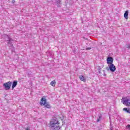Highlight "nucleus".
<instances>
[{"label":"nucleus","instance_id":"obj_19","mask_svg":"<svg viewBox=\"0 0 130 130\" xmlns=\"http://www.w3.org/2000/svg\"><path fill=\"white\" fill-rule=\"evenodd\" d=\"M126 112H127V113H130V110L129 109L127 110Z\"/></svg>","mask_w":130,"mask_h":130},{"label":"nucleus","instance_id":"obj_13","mask_svg":"<svg viewBox=\"0 0 130 130\" xmlns=\"http://www.w3.org/2000/svg\"><path fill=\"white\" fill-rule=\"evenodd\" d=\"M101 119H102V116L100 115V116H99V118H98V119H96V122H99L100 121V120H101Z\"/></svg>","mask_w":130,"mask_h":130},{"label":"nucleus","instance_id":"obj_17","mask_svg":"<svg viewBox=\"0 0 130 130\" xmlns=\"http://www.w3.org/2000/svg\"><path fill=\"white\" fill-rule=\"evenodd\" d=\"M123 110H124V111H125L126 112V111H127V108H123Z\"/></svg>","mask_w":130,"mask_h":130},{"label":"nucleus","instance_id":"obj_18","mask_svg":"<svg viewBox=\"0 0 130 130\" xmlns=\"http://www.w3.org/2000/svg\"><path fill=\"white\" fill-rule=\"evenodd\" d=\"M90 49H91V47L86 48V50H90Z\"/></svg>","mask_w":130,"mask_h":130},{"label":"nucleus","instance_id":"obj_8","mask_svg":"<svg viewBox=\"0 0 130 130\" xmlns=\"http://www.w3.org/2000/svg\"><path fill=\"white\" fill-rule=\"evenodd\" d=\"M17 85H18V81L14 80L12 83V90L14 89V88L17 86Z\"/></svg>","mask_w":130,"mask_h":130},{"label":"nucleus","instance_id":"obj_2","mask_svg":"<svg viewBox=\"0 0 130 130\" xmlns=\"http://www.w3.org/2000/svg\"><path fill=\"white\" fill-rule=\"evenodd\" d=\"M59 123L58 121L55 122H52V124H51V127H52L53 130H59L60 129V127L58 125Z\"/></svg>","mask_w":130,"mask_h":130},{"label":"nucleus","instance_id":"obj_20","mask_svg":"<svg viewBox=\"0 0 130 130\" xmlns=\"http://www.w3.org/2000/svg\"><path fill=\"white\" fill-rule=\"evenodd\" d=\"M12 4H14V3H16V1H15V0H12Z\"/></svg>","mask_w":130,"mask_h":130},{"label":"nucleus","instance_id":"obj_21","mask_svg":"<svg viewBox=\"0 0 130 130\" xmlns=\"http://www.w3.org/2000/svg\"><path fill=\"white\" fill-rule=\"evenodd\" d=\"M25 130H30V128H26Z\"/></svg>","mask_w":130,"mask_h":130},{"label":"nucleus","instance_id":"obj_5","mask_svg":"<svg viewBox=\"0 0 130 130\" xmlns=\"http://www.w3.org/2000/svg\"><path fill=\"white\" fill-rule=\"evenodd\" d=\"M122 102L124 105L130 107V97L126 98V99L122 98Z\"/></svg>","mask_w":130,"mask_h":130},{"label":"nucleus","instance_id":"obj_23","mask_svg":"<svg viewBox=\"0 0 130 130\" xmlns=\"http://www.w3.org/2000/svg\"><path fill=\"white\" fill-rule=\"evenodd\" d=\"M104 76H106V74H104Z\"/></svg>","mask_w":130,"mask_h":130},{"label":"nucleus","instance_id":"obj_16","mask_svg":"<svg viewBox=\"0 0 130 130\" xmlns=\"http://www.w3.org/2000/svg\"><path fill=\"white\" fill-rule=\"evenodd\" d=\"M126 128H127V129H130V125L129 124H128L127 126H126Z\"/></svg>","mask_w":130,"mask_h":130},{"label":"nucleus","instance_id":"obj_15","mask_svg":"<svg viewBox=\"0 0 130 130\" xmlns=\"http://www.w3.org/2000/svg\"><path fill=\"white\" fill-rule=\"evenodd\" d=\"M126 48H128V49H130V45L129 44L126 45Z\"/></svg>","mask_w":130,"mask_h":130},{"label":"nucleus","instance_id":"obj_10","mask_svg":"<svg viewBox=\"0 0 130 130\" xmlns=\"http://www.w3.org/2000/svg\"><path fill=\"white\" fill-rule=\"evenodd\" d=\"M124 17L125 19H128V11H126L124 14Z\"/></svg>","mask_w":130,"mask_h":130},{"label":"nucleus","instance_id":"obj_22","mask_svg":"<svg viewBox=\"0 0 130 130\" xmlns=\"http://www.w3.org/2000/svg\"><path fill=\"white\" fill-rule=\"evenodd\" d=\"M99 74H101V71H99Z\"/></svg>","mask_w":130,"mask_h":130},{"label":"nucleus","instance_id":"obj_12","mask_svg":"<svg viewBox=\"0 0 130 130\" xmlns=\"http://www.w3.org/2000/svg\"><path fill=\"white\" fill-rule=\"evenodd\" d=\"M55 84H56L55 80H53L50 83V85H51L52 87H54L55 86Z\"/></svg>","mask_w":130,"mask_h":130},{"label":"nucleus","instance_id":"obj_1","mask_svg":"<svg viewBox=\"0 0 130 130\" xmlns=\"http://www.w3.org/2000/svg\"><path fill=\"white\" fill-rule=\"evenodd\" d=\"M46 99L44 98H42L41 100L40 105L41 106H45L46 108H51V106L49 103L46 102Z\"/></svg>","mask_w":130,"mask_h":130},{"label":"nucleus","instance_id":"obj_11","mask_svg":"<svg viewBox=\"0 0 130 130\" xmlns=\"http://www.w3.org/2000/svg\"><path fill=\"white\" fill-rule=\"evenodd\" d=\"M79 79L82 82H85L86 81V78L84 77V76H81L79 77Z\"/></svg>","mask_w":130,"mask_h":130},{"label":"nucleus","instance_id":"obj_3","mask_svg":"<svg viewBox=\"0 0 130 130\" xmlns=\"http://www.w3.org/2000/svg\"><path fill=\"white\" fill-rule=\"evenodd\" d=\"M107 71H110V72H112V73H114L115 71H116V68L115 67V66H114V64H111L109 65V68H106Z\"/></svg>","mask_w":130,"mask_h":130},{"label":"nucleus","instance_id":"obj_6","mask_svg":"<svg viewBox=\"0 0 130 130\" xmlns=\"http://www.w3.org/2000/svg\"><path fill=\"white\" fill-rule=\"evenodd\" d=\"M107 63L109 65L113 64V58L112 57H108L107 58Z\"/></svg>","mask_w":130,"mask_h":130},{"label":"nucleus","instance_id":"obj_7","mask_svg":"<svg viewBox=\"0 0 130 130\" xmlns=\"http://www.w3.org/2000/svg\"><path fill=\"white\" fill-rule=\"evenodd\" d=\"M6 41L7 43H8V45L10 47H13V44H12V42L14 41L13 39L8 37V40H7Z\"/></svg>","mask_w":130,"mask_h":130},{"label":"nucleus","instance_id":"obj_4","mask_svg":"<svg viewBox=\"0 0 130 130\" xmlns=\"http://www.w3.org/2000/svg\"><path fill=\"white\" fill-rule=\"evenodd\" d=\"M12 84H13L12 81L7 82L3 84V87H4L5 90H10V89H11Z\"/></svg>","mask_w":130,"mask_h":130},{"label":"nucleus","instance_id":"obj_14","mask_svg":"<svg viewBox=\"0 0 130 130\" xmlns=\"http://www.w3.org/2000/svg\"><path fill=\"white\" fill-rule=\"evenodd\" d=\"M104 67L103 64H102L101 66H98V71H101V69Z\"/></svg>","mask_w":130,"mask_h":130},{"label":"nucleus","instance_id":"obj_9","mask_svg":"<svg viewBox=\"0 0 130 130\" xmlns=\"http://www.w3.org/2000/svg\"><path fill=\"white\" fill-rule=\"evenodd\" d=\"M55 3L58 5V7L61 6V0H55Z\"/></svg>","mask_w":130,"mask_h":130}]
</instances>
